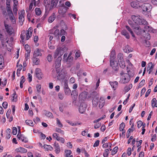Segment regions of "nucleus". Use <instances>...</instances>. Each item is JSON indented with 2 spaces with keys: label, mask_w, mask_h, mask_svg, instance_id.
I'll return each instance as SVG.
<instances>
[{
  "label": "nucleus",
  "mask_w": 157,
  "mask_h": 157,
  "mask_svg": "<svg viewBox=\"0 0 157 157\" xmlns=\"http://www.w3.org/2000/svg\"><path fill=\"white\" fill-rule=\"evenodd\" d=\"M137 127L140 128L143 125V122L141 121H139L137 122Z\"/></svg>",
  "instance_id": "58"
},
{
  "label": "nucleus",
  "mask_w": 157,
  "mask_h": 157,
  "mask_svg": "<svg viewBox=\"0 0 157 157\" xmlns=\"http://www.w3.org/2000/svg\"><path fill=\"white\" fill-rule=\"evenodd\" d=\"M36 14L37 15H40L41 13V11L40 9L38 8H36L35 9Z\"/></svg>",
  "instance_id": "39"
},
{
  "label": "nucleus",
  "mask_w": 157,
  "mask_h": 157,
  "mask_svg": "<svg viewBox=\"0 0 157 157\" xmlns=\"http://www.w3.org/2000/svg\"><path fill=\"white\" fill-rule=\"evenodd\" d=\"M11 130L10 129L8 128L6 130V138L7 139H9L11 137Z\"/></svg>",
  "instance_id": "32"
},
{
  "label": "nucleus",
  "mask_w": 157,
  "mask_h": 157,
  "mask_svg": "<svg viewBox=\"0 0 157 157\" xmlns=\"http://www.w3.org/2000/svg\"><path fill=\"white\" fill-rule=\"evenodd\" d=\"M140 8L142 10L143 14H144V13L145 12H150L152 8L151 5L148 3H146L143 4L140 6Z\"/></svg>",
  "instance_id": "3"
},
{
  "label": "nucleus",
  "mask_w": 157,
  "mask_h": 157,
  "mask_svg": "<svg viewBox=\"0 0 157 157\" xmlns=\"http://www.w3.org/2000/svg\"><path fill=\"white\" fill-rule=\"evenodd\" d=\"M110 65L111 67L114 71H117L119 68V66L118 63L115 62L114 60H110Z\"/></svg>",
  "instance_id": "5"
},
{
  "label": "nucleus",
  "mask_w": 157,
  "mask_h": 157,
  "mask_svg": "<svg viewBox=\"0 0 157 157\" xmlns=\"http://www.w3.org/2000/svg\"><path fill=\"white\" fill-rule=\"evenodd\" d=\"M144 28L145 30H144V31H151L152 29V28L151 27L148 26H145L144 27Z\"/></svg>",
  "instance_id": "54"
},
{
  "label": "nucleus",
  "mask_w": 157,
  "mask_h": 157,
  "mask_svg": "<svg viewBox=\"0 0 157 157\" xmlns=\"http://www.w3.org/2000/svg\"><path fill=\"white\" fill-rule=\"evenodd\" d=\"M0 39L1 41L2 45L3 46H4L6 43L5 38L4 36L0 33Z\"/></svg>",
  "instance_id": "29"
},
{
  "label": "nucleus",
  "mask_w": 157,
  "mask_h": 157,
  "mask_svg": "<svg viewBox=\"0 0 157 157\" xmlns=\"http://www.w3.org/2000/svg\"><path fill=\"white\" fill-rule=\"evenodd\" d=\"M139 2L136 1H133L131 2V6L133 8H138L139 7H140Z\"/></svg>",
  "instance_id": "17"
},
{
  "label": "nucleus",
  "mask_w": 157,
  "mask_h": 157,
  "mask_svg": "<svg viewBox=\"0 0 157 157\" xmlns=\"http://www.w3.org/2000/svg\"><path fill=\"white\" fill-rule=\"evenodd\" d=\"M87 92L86 91L83 92L80 94L79 95V99L81 101H84L87 98Z\"/></svg>",
  "instance_id": "10"
},
{
  "label": "nucleus",
  "mask_w": 157,
  "mask_h": 157,
  "mask_svg": "<svg viewBox=\"0 0 157 157\" xmlns=\"http://www.w3.org/2000/svg\"><path fill=\"white\" fill-rule=\"evenodd\" d=\"M65 152L66 153L65 157H68L71 154V151L70 150H67L65 151Z\"/></svg>",
  "instance_id": "48"
},
{
  "label": "nucleus",
  "mask_w": 157,
  "mask_h": 157,
  "mask_svg": "<svg viewBox=\"0 0 157 157\" xmlns=\"http://www.w3.org/2000/svg\"><path fill=\"white\" fill-rule=\"evenodd\" d=\"M36 76L38 79L40 80L43 77L40 69L39 68H36L35 71Z\"/></svg>",
  "instance_id": "9"
},
{
  "label": "nucleus",
  "mask_w": 157,
  "mask_h": 157,
  "mask_svg": "<svg viewBox=\"0 0 157 157\" xmlns=\"http://www.w3.org/2000/svg\"><path fill=\"white\" fill-rule=\"evenodd\" d=\"M37 56H34L33 55V62L35 65H38L40 63V60L39 58H36Z\"/></svg>",
  "instance_id": "22"
},
{
  "label": "nucleus",
  "mask_w": 157,
  "mask_h": 157,
  "mask_svg": "<svg viewBox=\"0 0 157 157\" xmlns=\"http://www.w3.org/2000/svg\"><path fill=\"white\" fill-rule=\"evenodd\" d=\"M17 132V129L16 127H13L12 129V133L13 135H16Z\"/></svg>",
  "instance_id": "57"
},
{
  "label": "nucleus",
  "mask_w": 157,
  "mask_h": 157,
  "mask_svg": "<svg viewBox=\"0 0 157 157\" xmlns=\"http://www.w3.org/2000/svg\"><path fill=\"white\" fill-rule=\"evenodd\" d=\"M63 55L61 50L59 48H57L54 52V58H56L57 56L61 57Z\"/></svg>",
  "instance_id": "11"
},
{
  "label": "nucleus",
  "mask_w": 157,
  "mask_h": 157,
  "mask_svg": "<svg viewBox=\"0 0 157 157\" xmlns=\"http://www.w3.org/2000/svg\"><path fill=\"white\" fill-rule=\"evenodd\" d=\"M41 86L40 84H38L36 85V88L38 93H40L41 92Z\"/></svg>",
  "instance_id": "51"
},
{
  "label": "nucleus",
  "mask_w": 157,
  "mask_h": 157,
  "mask_svg": "<svg viewBox=\"0 0 157 157\" xmlns=\"http://www.w3.org/2000/svg\"><path fill=\"white\" fill-rule=\"evenodd\" d=\"M147 22L145 20L140 19V21L138 24L140 25H145L147 24Z\"/></svg>",
  "instance_id": "44"
},
{
  "label": "nucleus",
  "mask_w": 157,
  "mask_h": 157,
  "mask_svg": "<svg viewBox=\"0 0 157 157\" xmlns=\"http://www.w3.org/2000/svg\"><path fill=\"white\" fill-rule=\"evenodd\" d=\"M44 147L45 149H46L48 151H52L53 149L52 147L51 146L46 144L44 145Z\"/></svg>",
  "instance_id": "36"
},
{
  "label": "nucleus",
  "mask_w": 157,
  "mask_h": 157,
  "mask_svg": "<svg viewBox=\"0 0 157 157\" xmlns=\"http://www.w3.org/2000/svg\"><path fill=\"white\" fill-rule=\"evenodd\" d=\"M25 11L24 10H21L19 13V22L21 25H22L23 22L25 20L24 18Z\"/></svg>",
  "instance_id": "8"
},
{
  "label": "nucleus",
  "mask_w": 157,
  "mask_h": 157,
  "mask_svg": "<svg viewBox=\"0 0 157 157\" xmlns=\"http://www.w3.org/2000/svg\"><path fill=\"white\" fill-rule=\"evenodd\" d=\"M25 123L26 124L28 125L33 126V122L31 120H26L25 121Z\"/></svg>",
  "instance_id": "38"
},
{
  "label": "nucleus",
  "mask_w": 157,
  "mask_h": 157,
  "mask_svg": "<svg viewBox=\"0 0 157 157\" xmlns=\"http://www.w3.org/2000/svg\"><path fill=\"white\" fill-rule=\"evenodd\" d=\"M17 96L16 95V94L15 93H14L13 94V99L12 100V101H13L15 102L17 101Z\"/></svg>",
  "instance_id": "59"
},
{
  "label": "nucleus",
  "mask_w": 157,
  "mask_h": 157,
  "mask_svg": "<svg viewBox=\"0 0 157 157\" xmlns=\"http://www.w3.org/2000/svg\"><path fill=\"white\" fill-rule=\"evenodd\" d=\"M86 105L84 103L81 104L79 108V112L81 113H84L86 110Z\"/></svg>",
  "instance_id": "12"
},
{
  "label": "nucleus",
  "mask_w": 157,
  "mask_h": 157,
  "mask_svg": "<svg viewBox=\"0 0 157 157\" xmlns=\"http://www.w3.org/2000/svg\"><path fill=\"white\" fill-rule=\"evenodd\" d=\"M56 121L57 124L58 126L59 127H63V124H62L59 120L57 118L56 119Z\"/></svg>",
  "instance_id": "56"
},
{
  "label": "nucleus",
  "mask_w": 157,
  "mask_h": 157,
  "mask_svg": "<svg viewBox=\"0 0 157 157\" xmlns=\"http://www.w3.org/2000/svg\"><path fill=\"white\" fill-rule=\"evenodd\" d=\"M27 151V150L26 149L21 147L18 148L16 149V151L21 153H26Z\"/></svg>",
  "instance_id": "25"
},
{
  "label": "nucleus",
  "mask_w": 157,
  "mask_h": 157,
  "mask_svg": "<svg viewBox=\"0 0 157 157\" xmlns=\"http://www.w3.org/2000/svg\"><path fill=\"white\" fill-rule=\"evenodd\" d=\"M132 85L130 84L128 86H127L125 87L124 88V90L126 92H128L132 87Z\"/></svg>",
  "instance_id": "34"
},
{
  "label": "nucleus",
  "mask_w": 157,
  "mask_h": 157,
  "mask_svg": "<svg viewBox=\"0 0 157 157\" xmlns=\"http://www.w3.org/2000/svg\"><path fill=\"white\" fill-rule=\"evenodd\" d=\"M128 73H124L122 71L120 74L121 80L120 82L122 83L125 84L128 82L130 80V78L133 76L134 74L132 73L130 75V71L128 72Z\"/></svg>",
  "instance_id": "1"
},
{
  "label": "nucleus",
  "mask_w": 157,
  "mask_h": 157,
  "mask_svg": "<svg viewBox=\"0 0 157 157\" xmlns=\"http://www.w3.org/2000/svg\"><path fill=\"white\" fill-rule=\"evenodd\" d=\"M154 66L151 62H150L148 63L147 67V70L149 71V74H150L152 72Z\"/></svg>",
  "instance_id": "14"
},
{
  "label": "nucleus",
  "mask_w": 157,
  "mask_h": 157,
  "mask_svg": "<svg viewBox=\"0 0 157 157\" xmlns=\"http://www.w3.org/2000/svg\"><path fill=\"white\" fill-rule=\"evenodd\" d=\"M17 6L14 3L13 5V11L14 14H17Z\"/></svg>",
  "instance_id": "52"
},
{
  "label": "nucleus",
  "mask_w": 157,
  "mask_h": 157,
  "mask_svg": "<svg viewBox=\"0 0 157 157\" xmlns=\"http://www.w3.org/2000/svg\"><path fill=\"white\" fill-rule=\"evenodd\" d=\"M4 25L7 33L9 35H11L13 33V29L12 27L4 22Z\"/></svg>",
  "instance_id": "7"
},
{
  "label": "nucleus",
  "mask_w": 157,
  "mask_h": 157,
  "mask_svg": "<svg viewBox=\"0 0 157 157\" xmlns=\"http://www.w3.org/2000/svg\"><path fill=\"white\" fill-rule=\"evenodd\" d=\"M45 115L47 117L49 118H53V115L50 112L48 111H45Z\"/></svg>",
  "instance_id": "31"
},
{
  "label": "nucleus",
  "mask_w": 157,
  "mask_h": 157,
  "mask_svg": "<svg viewBox=\"0 0 157 157\" xmlns=\"http://www.w3.org/2000/svg\"><path fill=\"white\" fill-rule=\"evenodd\" d=\"M111 145L112 144L110 143H106L103 144L102 145V147L104 148L109 147H111Z\"/></svg>",
  "instance_id": "49"
},
{
  "label": "nucleus",
  "mask_w": 157,
  "mask_h": 157,
  "mask_svg": "<svg viewBox=\"0 0 157 157\" xmlns=\"http://www.w3.org/2000/svg\"><path fill=\"white\" fill-rule=\"evenodd\" d=\"M55 151L56 154H59L60 152V147L58 143L56 142L55 143Z\"/></svg>",
  "instance_id": "23"
},
{
  "label": "nucleus",
  "mask_w": 157,
  "mask_h": 157,
  "mask_svg": "<svg viewBox=\"0 0 157 157\" xmlns=\"http://www.w3.org/2000/svg\"><path fill=\"white\" fill-rule=\"evenodd\" d=\"M53 34L56 36L59 37V30L58 29H56L54 32Z\"/></svg>",
  "instance_id": "53"
},
{
  "label": "nucleus",
  "mask_w": 157,
  "mask_h": 157,
  "mask_svg": "<svg viewBox=\"0 0 157 157\" xmlns=\"http://www.w3.org/2000/svg\"><path fill=\"white\" fill-rule=\"evenodd\" d=\"M71 95V96L73 95L74 98H77L78 95L77 91L76 90H72Z\"/></svg>",
  "instance_id": "45"
},
{
  "label": "nucleus",
  "mask_w": 157,
  "mask_h": 157,
  "mask_svg": "<svg viewBox=\"0 0 157 157\" xmlns=\"http://www.w3.org/2000/svg\"><path fill=\"white\" fill-rule=\"evenodd\" d=\"M31 36V35L29 34L28 31H26L24 30H23L21 32L20 35V38L21 39V42L23 44L25 40H28Z\"/></svg>",
  "instance_id": "2"
},
{
  "label": "nucleus",
  "mask_w": 157,
  "mask_h": 157,
  "mask_svg": "<svg viewBox=\"0 0 157 157\" xmlns=\"http://www.w3.org/2000/svg\"><path fill=\"white\" fill-rule=\"evenodd\" d=\"M64 93L66 95H69L70 94L71 90L68 87V82L67 80L64 81Z\"/></svg>",
  "instance_id": "6"
},
{
  "label": "nucleus",
  "mask_w": 157,
  "mask_h": 157,
  "mask_svg": "<svg viewBox=\"0 0 157 157\" xmlns=\"http://www.w3.org/2000/svg\"><path fill=\"white\" fill-rule=\"evenodd\" d=\"M10 20L13 23V24H14L16 22V20L14 16H13L12 17H11L10 18Z\"/></svg>",
  "instance_id": "64"
},
{
  "label": "nucleus",
  "mask_w": 157,
  "mask_h": 157,
  "mask_svg": "<svg viewBox=\"0 0 157 157\" xmlns=\"http://www.w3.org/2000/svg\"><path fill=\"white\" fill-rule=\"evenodd\" d=\"M17 136L18 139L19 140H21L22 142L25 143H27L28 142L27 138L25 137L23 135L21 134L20 129L18 131Z\"/></svg>",
  "instance_id": "4"
},
{
  "label": "nucleus",
  "mask_w": 157,
  "mask_h": 157,
  "mask_svg": "<svg viewBox=\"0 0 157 157\" xmlns=\"http://www.w3.org/2000/svg\"><path fill=\"white\" fill-rule=\"evenodd\" d=\"M28 51L29 52L25 54V59L26 61H27L28 59H29L30 57V51Z\"/></svg>",
  "instance_id": "55"
},
{
  "label": "nucleus",
  "mask_w": 157,
  "mask_h": 157,
  "mask_svg": "<svg viewBox=\"0 0 157 157\" xmlns=\"http://www.w3.org/2000/svg\"><path fill=\"white\" fill-rule=\"evenodd\" d=\"M58 2V0H51V6L50 7V9H51L53 7H56Z\"/></svg>",
  "instance_id": "27"
},
{
  "label": "nucleus",
  "mask_w": 157,
  "mask_h": 157,
  "mask_svg": "<svg viewBox=\"0 0 157 157\" xmlns=\"http://www.w3.org/2000/svg\"><path fill=\"white\" fill-rule=\"evenodd\" d=\"M140 17L139 16L133 15L132 16V19L135 23L138 24L140 21Z\"/></svg>",
  "instance_id": "16"
},
{
  "label": "nucleus",
  "mask_w": 157,
  "mask_h": 157,
  "mask_svg": "<svg viewBox=\"0 0 157 157\" xmlns=\"http://www.w3.org/2000/svg\"><path fill=\"white\" fill-rule=\"evenodd\" d=\"M122 34L127 39H129L130 38V36L128 33L125 30H123L121 32Z\"/></svg>",
  "instance_id": "26"
},
{
  "label": "nucleus",
  "mask_w": 157,
  "mask_h": 157,
  "mask_svg": "<svg viewBox=\"0 0 157 157\" xmlns=\"http://www.w3.org/2000/svg\"><path fill=\"white\" fill-rule=\"evenodd\" d=\"M56 17V14L55 13H54L49 17L48 19V22L49 23H52L55 20Z\"/></svg>",
  "instance_id": "21"
},
{
  "label": "nucleus",
  "mask_w": 157,
  "mask_h": 157,
  "mask_svg": "<svg viewBox=\"0 0 157 157\" xmlns=\"http://www.w3.org/2000/svg\"><path fill=\"white\" fill-rule=\"evenodd\" d=\"M109 153V150L108 149H105V152L103 153V156L104 157H108Z\"/></svg>",
  "instance_id": "46"
},
{
  "label": "nucleus",
  "mask_w": 157,
  "mask_h": 157,
  "mask_svg": "<svg viewBox=\"0 0 157 157\" xmlns=\"http://www.w3.org/2000/svg\"><path fill=\"white\" fill-rule=\"evenodd\" d=\"M61 59L62 58L61 57H58L57 59L56 60L55 63L56 66L57 67H58L60 66Z\"/></svg>",
  "instance_id": "24"
},
{
  "label": "nucleus",
  "mask_w": 157,
  "mask_h": 157,
  "mask_svg": "<svg viewBox=\"0 0 157 157\" xmlns=\"http://www.w3.org/2000/svg\"><path fill=\"white\" fill-rule=\"evenodd\" d=\"M17 67L18 68L17 71H20L22 69V66L21 64H19V62L17 63Z\"/></svg>",
  "instance_id": "42"
},
{
  "label": "nucleus",
  "mask_w": 157,
  "mask_h": 157,
  "mask_svg": "<svg viewBox=\"0 0 157 157\" xmlns=\"http://www.w3.org/2000/svg\"><path fill=\"white\" fill-rule=\"evenodd\" d=\"M58 97L60 100H63L64 98V94L61 93H59L58 94Z\"/></svg>",
  "instance_id": "60"
},
{
  "label": "nucleus",
  "mask_w": 157,
  "mask_h": 157,
  "mask_svg": "<svg viewBox=\"0 0 157 157\" xmlns=\"http://www.w3.org/2000/svg\"><path fill=\"white\" fill-rule=\"evenodd\" d=\"M43 51L42 50L39 48L36 49L34 52L33 56H41L42 55L41 52Z\"/></svg>",
  "instance_id": "15"
},
{
  "label": "nucleus",
  "mask_w": 157,
  "mask_h": 157,
  "mask_svg": "<svg viewBox=\"0 0 157 157\" xmlns=\"http://www.w3.org/2000/svg\"><path fill=\"white\" fill-rule=\"evenodd\" d=\"M47 59L49 62H51L52 61V56L50 54H49L47 57Z\"/></svg>",
  "instance_id": "61"
},
{
  "label": "nucleus",
  "mask_w": 157,
  "mask_h": 157,
  "mask_svg": "<svg viewBox=\"0 0 157 157\" xmlns=\"http://www.w3.org/2000/svg\"><path fill=\"white\" fill-rule=\"evenodd\" d=\"M6 4L7 5V10L8 12L12 11L10 7V2H8V3L6 2Z\"/></svg>",
  "instance_id": "41"
},
{
  "label": "nucleus",
  "mask_w": 157,
  "mask_h": 157,
  "mask_svg": "<svg viewBox=\"0 0 157 157\" xmlns=\"http://www.w3.org/2000/svg\"><path fill=\"white\" fill-rule=\"evenodd\" d=\"M133 131L132 129H128V132H127V133L126 135V136H127V138H128L129 137V136H130V133L131 132H132Z\"/></svg>",
  "instance_id": "62"
},
{
  "label": "nucleus",
  "mask_w": 157,
  "mask_h": 157,
  "mask_svg": "<svg viewBox=\"0 0 157 157\" xmlns=\"http://www.w3.org/2000/svg\"><path fill=\"white\" fill-rule=\"evenodd\" d=\"M118 63L119 65L122 68H124L125 67V65L124 60L120 61L118 62Z\"/></svg>",
  "instance_id": "33"
},
{
  "label": "nucleus",
  "mask_w": 157,
  "mask_h": 157,
  "mask_svg": "<svg viewBox=\"0 0 157 157\" xmlns=\"http://www.w3.org/2000/svg\"><path fill=\"white\" fill-rule=\"evenodd\" d=\"M52 136L53 138L56 139L57 140H59V134L55 133L53 134Z\"/></svg>",
  "instance_id": "50"
},
{
  "label": "nucleus",
  "mask_w": 157,
  "mask_h": 157,
  "mask_svg": "<svg viewBox=\"0 0 157 157\" xmlns=\"http://www.w3.org/2000/svg\"><path fill=\"white\" fill-rule=\"evenodd\" d=\"M115 53L114 50H112L110 54V60H113L115 57Z\"/></svg>",
  "instance_id": "37"
},
{
  "label": "nucleus",
  "mask_w": 157,
  "mask_h": 157,
  "mask_svg": "<svg viewBox=\"0 0 157 157\" xmlns=\"http://www.w3.org/2000/svg\"><path fill=\"white\" fill-rule=\"evenodd\" d=\"M151 105L153 108L155 107H157V100L155 98H153L151 101Z\"/></svg>",
  "instance_id": "28"
},
{
  "label": "nucleus",
  "mask_w": 157,
  "mask_h": 157,
  "mask_svg": "<svg viewBox=\"0 0 157 157\" xmlns=\"http://www.w3.org/2000/svg\"><path fill=\"white\" fill-rule=\"evenodd\" d=\"M2 105L4 109L7 108L8 106L7 102L6 101L4 102L2 104Z\"/></svg>",
  "instance_id": "63"
},
{
  "label": "nucleus",
  "mask_w": 157,
  "mask_h": 157,
  "mask_svg": "<svg viewBox=\"0 0 157 157\" xmlns=\"http://www.w3.org/2000/svg\"><path fill=\"white\" fill-rule=\"evenodd\" d=\"M118 149V147L117 146L115 147H114L113 150H112V155H114L117 152Z\"/></svg>",
  "instance_id": "47"
},
{
  "label": "nucleus",
  "mask_w": 157,
  "mask_h": 157,
  "mask_svg": "<svg viewBox=\"0 0 157 157\" xmlns=\"http://www.w3.org/2000/svg\"><path fill=\"white\" fill-rule=\"evenodd\" d=\"M98 98H94L92 100L93 105L94 107H96L98 104Z\"/></svg>",
  "instance_id": "30"
},
{
  "label": "nucleus",
  "mask_w": 157,
  "mask_h": 157,
  "mask_svg": "<svg viewBox=\"0 0 157 157\" xmlns=\"http://www.w3.org/2000/svg\"><path fill=\"white\" fill-rule=\"evenodd\" d=\"M50 2V0H44V3L45 7H47L48 6H49Z\"/></svg>",
  "instance_id": "40"
},
{
  "label": "nucleus",
  "mask_w": 157,
  "mask_h": 157,
  "mask_svg": "<svg viewBox=\"0 0 157 157\" xmlns=\"http://www.w3.org/2000/svg\"><path fill=\"white\" fill-rule=\"evenodd\" d=\"M109 84L114 90H115L118 87V82L117 81L110 82Z\"/></svg>",
  "instance_id": "18"
},
{
  "label": "nucleus",
  "mask_w": 157,
  "mask_h": 157,
  "mask_svg": "<svg viewBox=\"0 0 157 157\" xmlns=\"http://www.w3.org/2000/svg\"><path fill=\"white\" fill-rule=\"evenodd\" d=\"M67 11V9L66 7H64L63 8H60L58 10V13L60 15L63 17H64Z\"/></svg>",
  "instance_id": "13"
},
{
  "label": "nucleus",
  "mask_w": 157,
  "mask_h": 157,
  "mask_svg": "<svg viewBox=\"0 0 157 157\" xmlns=\"http://www.w3.org/2000/svg\"><path fill=\"white\" fill-rule=\"evenodd\" d=\"M105 103V101L102 97H100L99 100V107L100 109L102 108Z\"/></svg>",
  "instance_id": "19"
},
{
  "label": "nucleus",
  "mask_w": 157,
  "mask_h": 157,
  "mask_svg": "<svg viewBox=\"0 0 157 157\" xmlns=\"http://www.w3.org/2000/svg\"><path fill=\"white\" fill-rule=\"evenodd\" d=\"M134 32L137 34L139 35L142 32H145V31L139 27H136L135 28Z\"/></svg>",
  "instance_id": "20"
},
{
  "label": "nucleus",
  "mask_w": 157,
  "mask_h": 157,
  "mask_svg": "<svg viewBox=\"0 0 157 157\" xmlns=\"http://www.w3.org/2000/svg\"><path fill=\"white\" fill-rule=\"evenodd\" d=\"M117 59L118 62L124 60L123 54L121 53L118 54L117 56Z\"/></svg>",
  "instance_id": "35"
},
{
  "label": "nucleus",
  "mask_w": 157,
  "mask_h": 157,
  "mask_svg": "<svg viewBox=\"0 0 157 157\" xmlns=\"http://www.w3.org/2000/svg\"><path fill=\"white\" fill-rule=\"evenodd\" d=\"M125 127V124L124 123H122L120 125L119 129L121 131H123L124 130V129Z\"/></svg>",
  "instance_id": "43"
}]
</instances>
